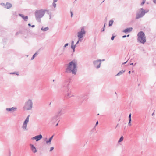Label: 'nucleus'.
<instances>
[{
    "mask_svg": "<svg viewBox=\"0 0 156 156\" xmlns=\"http://www.w3.org/2000/svg\"><path fill=\"white\" fill-rule=\"evenodd\" d=\"M100 60H101V61H105V59H102V60H100Z\"/></svg>",
    "mask_w": 156,
    "mask_h": 156,
    "instance_id": "47",
    "label": "nucleus"
},
{
    "mask_svg": "<svg viewBox=\"0 0 156 156\" xmlns=\"http://www.w3.org/2000/svg\"><path fill=\"white\" fill-rule=\"evenodd\" d=\"M70 82V80L67 79L66 80L63 84V87L66 88L67 89H69V85Z\"/></svg>",
    "mask_w": 156,
    "mask_h": 156,
    "instance_id": "10",
    "label": "nucleus"
},
{
    "mask_svg": "<svg viewBox=\"0 0 156 156\" xmlns=\"http://www.w3.org/2000/svg\"><path fill=\"white\" fill-rule=\"evenodd\" d=\"M30 115H28L26 118L25 120L23 122L22 128L24 130H27L28 129L27 128V124L29 122Z\"/></svg>",
    "mask_w": 156,
    "mask_h": 156,
    "instance_id": "7",
    "label": "nucleus"
},
{
    "mask_svg": "<svg viewBox=\"0 0 156 156\" xmlns=\"http://www.w3.org/2000/svg\"><path fill=\"white\" fill-rule=\"evenodd\" d=\"M94 66L97 69H98L100 67L101 64V60L100 59H98L94 60L93 62Z\"/></svg>",
    "mask_w": 156,
    "mask_h": 156,
    "instance_id": "8",
    "label": "nucleus"
},
{
    "mask_svg": "<svg viewBox=\"0 0 156 156\" xmlns=\"http://www.w3.org/2000/svg\"><path fill=\"white\" fill-rule=\"evenodd\" d=\"M86 33L84 27H83L80 28V30L77 33V37L79 39H83L84 35Z\"/></svg>",
    "mask_w": 156,
    "mask_h": 156,
    "instance_id": "6",
    "label": "nucleus"
},
{
    "mask_svg": "<svg viewBox=\"0 0 156 156\" xmlns=\"http://www.w3.org/2000/svg\"><path fill=\"white\" fill-rule=\"evenodd\" d=\"M78 41H77V42L76 43V44L75 45H76H76L79 43L80 41H81L83 40V39H78Z\"/></svg>",
    "mask_w": 156,
    "mask_h": 156,
    "instance_id": "29",
    "label": "nucleus"
},
{
    "mask_svg": "<svg viewBox=\"0 0 156 156\" xmlns=\"http://www.w3.org/2000/svg\"><path fill=\"white\" fill-rule=\"evenodd\" d=\"M146 0H143V2L141 4V5H143L145 3Z\"/></svg>",
    "mask_w": 156,
    "mask_h": 156,
    "instance_id": "31",
    "label": "nucleus"
},
{
    "mask_svg": "<svg viewBox=\"0 0 156 156\" xmlns=\"http://www.w3.org/2000/svg\"><path fill=\"white\" fill-rule=\"evenodd\" d=\"M58 125V123H57L56 124V126H57Z\"/></svg>",
    "mask_w": 156,
    "mask_h": 156,
    "instance_id": "53",
    "label": "nucleus"
},
{
    "mask_svg": "<svg viewBox=\"0 0 156 156\" xmlns=\"http://www.w3.org/2000/svg\"><path fill=\"white\" fill-rule=\"evenodd\" d=\"M68 43H66V44H65L64 46V48H66V46H68Z\"/></svg>",
    "mask_w": 156,
    "mask_h": 156,
    "instance_id": "35",
    "label": "nucleus"
},
{
    "mask_svg": "<svg viewBox=\"0 0 156 156\" xmlns=\"http://www.w3.org/2000/svg\"><path fill=\"white\" fill-rule=\"evenodd\" d=\"M113 23V21L112 20H110L109 22V26H111L112 25Z\"/></svg>",
    "mask_w": 156,
    "mask_h": 156,
    "instance_id": "23",
    "label": "nucleus"
},
{
    "mask_svg": "<svg viewBox=\"0 0 156 156\" xmlns=\"http://www.w3.org/2000/svg\"><path fill=\"white\" fill-rule=\"evenodd\" d=\"M62 109H59L58 112H57L56 114V115L57 116L59 117L62 115Z\"/></svg>",
    "mask_w": 156,
    "mask_h": 156,
    "instance_id": "18",
    "label": "nucleus"
},
{
    "mask_svg": "<svg viewBox=\"0 0 156 156\" xmlns=\"http://www.w3.org/2000/svg\"><path fill=\"white\" fill-rule=\"evenodd\" d=\"M58 0H53V2L52 4V5L54 8L56 7V4L55 2L57 1Z\"/></svg>",
    "mask_w": 156,
    "mask_h": 156,
    "instance_id": "22",
    "label": "nucleus"
},
{
    "mask_svg": "<svg viewBox=\"0 0 156 156\" xmlns=\"http://www.w3.org/2000/svg\"><path fill=\"white\" fill-rule=\"evenodd\" d=\"M46 10L40 9L36 10L35 12V15L36 20L38 22L41 21V18L44 15Z\"/></svg>",
    "mask_w": 156,
    "mask_h": 156,
    "instance_id": "3",
    "label": "nucleus"
},
{
    "mask_svg": "<svg viewBox=\"0 0 156 156\" xmlns=\"http://www.w3.org/2000/svg\"><path fill=\"white\" fill-rule=\"evenodd\" d=\"M125 72V70H122L120 71L116 75V76H119L120 75H122L124 72Z\"/></svg>",
    "mask_w": 156,
    "mask_h": 156,
    "instance_id": "19",
    "label": "nucleus"
},
{
    "mask_svg": "<svg viewBox=\"0 0 156 156\" xmlns=\"http://www.w3.org/2000/svg\"><path fill=\"white\" fill-rule=\"evenodd\" d=\"M78 101L80 103H82L84 99L83 98V96H78L77 97Z\"/></svg>",
    "mask_w": 156,
    "mask_h": 156,
    "instance_id": "13",
    "label": "nucleus"
},
{
    "mask_svg": "<svg viewBox=\"0 0 156 156\" xmlns=\"http://www.w3.org/2000/svg\"><path fill=\"white\" fill-rule=\"evenodd\" d=\"M70 13H71V17H72V16H73V12H72V11H70Z\"/></svg>",
    "mask_w": 156,
    "mask_h": 156,
    "instance_id": "40",
    "label": "nucleus"
},
{
    "mask_svg": "<svg viewBox=\"0 0 156 156\" xmlns=\"http://www.w3.org/2000/svg\"><path fill=\"white\" fill-rule=\"evenodd\" d=\"M28 25L29 26H31V24H30V23H28Z\"/></svg>",
    "mask_w": 156,
    "mask_h": 156,
    "instance_id": "48",
    "label": "nucleus"
},
{
    "mask_svg": "<svg viewBox=\"0 0 156 156\" xmlns=\"http://www.w3.org/2000/svg\"><path fill=\"white\" fill-rule=\"evenodd\" d=\"M153 1L154 3L156 4V0H153Z\"/></svg>",
    "mask_w": 156,
    "mask_h": 156,
    "instance_id": "41",
    "label": "nucleus"
},
{
    "mask_svg": "<svg viewBox=\"0 0 156 156\" xmlns=\"http://www.w3.org/2000/svg\"><path fill=\"white\" fill-rule=\"evenodd\" d=\"M35 27V25H32V26H31V27Z\"/></svg>",
    "mask_w": 156,
    "mask_h": 156,
    "instance_id": "46",
    "label": "nucleus"
},
{
    "mask_svg": "<svg viewBox=\"0 0 156 156\" xmlns=\"http://www.w3.org/2000/svg\"><path fill=\"white\" fill-rule=\"evenodd\" d=\"M99 115V114H98V115Z\"/></svg>",
    "mask_w": 156,
    "mask_h": 156,
    "instance_id": "56",
    "label": "nucleus"
},
{
    "mask_svg": "<svg viewBox=\"0 0 156 156\" xmlns=\"http://www.w3.org/2000/svg\"><path fill=\"white\" fill-rule=\"evenodd\" d=\"M74 41H71V45H74Z\"/></svg>",
    "mask_w": 156,
    "mask_h": 156,
    "instance_id": "37",
    "label": "nucleus"
},
{
    "mask_svg": "<svg viewBox=\"0 0 156 156\" xmlns=\"http://www.w3.org/2000/svg\"><path fill=\"white\" fill-rule=\"evenodd\" d=\"M17 109V108L15 107H12L11 108H6V110L10 112H13L15 111H16Z\"/></svg>",
    "mask_w": 156,
    "mask_h": 156,
    "instance_id": "12",
    "label": "nucleus"
},
{
    "mask_svg": "<svg viewBox=\"0 0 156 156\" xmlns=\"http://www.w3.org/2000/svg\"><path fill=\"white\" fill-rule=\"evenodd\" d=\"M30 146L31 147V150L32 151L33 153H35L37 152V150L35 147L33 145L31 144H30Z\"/></svg>",
    "mask_w": 156,
    "mask_h": 156,
    "instance_id": "14",
    "label": "nucleus"
},
{
    "mask_svg": "<svg viewBox=\"0 0 156 156\" xmlns=\"http://www.w3.org/2000/svg\"><path fill=\"white\" fill-rule=\"evenodd\" d=\"M33 103L31 99H28L24 104L23 108L25 110L28 111L32 109L33 108Z\"/></svg>",
    "mask_w": 156,
    "mask_h": 156,
    "instance_id": "4",
    "label": "nucleus"
},
{
    "mask_svg": "<svg viewBox=\"0 0 156 156\" xmlns=\"http://www.w3.org/2000/svg\"><path fill=\"white\" fill-rule=\"evenodd\" d=\"M54 135H53L51 137L49 138V139H51V140L53 138L54 136Z\"/></svg>",
    "mask_w": 156,
    "mask_h": 156,
    "instance_id": "39",
    "label": "nucleus"
},
{
    "mask_svg": "<svg viewBox=\"0 0 156 156\" xmlns=\"http://www.w3.org/2000/svg\"><path fill=\"white\" fill-rule=\"evenodd\" d=\"M129 34H128V35H127V36H126V37H129Z\"/></svg>",
    "mask_w": 156,
    "mask_h": 156,
    "instance_id": "52",
    "label": "nucleus"
},
{
    "mask_svg": "<svg viewBox=\"0 0 156 156\" xmlns=\"http://www.w3.org/2000/svg\"><path fill=\"white\" fill-rule=\"evenodd\" d=\"M128 73L129 74H130L131 73V71H129V72H128Z\"/></svg>",
    "mask_w": 156,
    "mask_h": 156,
    "instance_id": "50",
    "label": "nucleus"
},
{
    "mask_svg": "<svg viewBox=\"0 0 156 156\" xmlns=\"http://www.w3.org/2000/svg\"><path fill=\"white\" fill-rule=\"evenodd\" d=\"M54 81H55V80H53V81L54 82Z\"/></svg>",
    "mask_w": 156,
    "mask_h": 156,
    "instance_id": "55",
    "label": "nucleus"
},
{
    "mask_svg": "<svg viewBox=\"0 0 156 156\" xmlns=\"http://www.w3.org/2000/svg\"><path fill=\"white\" fill-rule=\"evenodd\" d=\"M126 37V35H124L123 36H122V38H125Z\"/></svg>",
    "mask_w": 156,
    "mask_h": 156,
    "instance_id": "43",
    "label": "nucleus"
},
{
    "mask_svg": "<svg viewBox=\"0 0 156 156\" xmlns=\"http://www.w3.org/2000/svg\"><path fill=\"white\" fill-rule=\"evenodd\" d=\"M76 46L75 45H71V48H72L73 49V52H74V51H75V49L76 47Z\"/></svg>",
    "mask_w": 156,
    "mask_h": 156,
    "instance_id": "25",
    "label": "nucleus"
},
{
    "mask_svg": "<svg viewBox=\"0 0 156 156\" xmlns=\"http://www.w3.org/2000/svg\"><path fill=\"white\" fill-rule=\"evenodd\" d=\"M105 26V24H104V26L101 29V32H103L104 31Z\"/></svg>",
    "mask_w": 156,
    "mask_h": 156,
    "instance_id": "30",
    "label": "nucleus"
},
{
    "mask_svg": "<svg viewBox=\"0 0 156 156\" xmlns=\"http://www.w3.org/2000/svg\"><path fill=\"white\" fill-rule=\"evenodd\" d=\"M115 37V36H112L111 38V39L112 40H113L114 39V38Z\"/></svg>",
    "mask_w": 156,
    "mask_h": 156,
    "instance_id": "34",
    "label": "nucleus"
},
{
    "mask_svg": "<svg viewBox=\"0 0 156 156\" xmlns=\"http://www.w3.org/2000/svg\"><path fill=\"white\" fill-rule=\"evenodd\" d=\"M131 120H129V122L128 123V125L130 126L131 125Z\"/></svg>",
    "mask_w": 156,
    "mask_h": 156,
    "instance_id": "33",
    "label": "nucleus"
},
{
    "mask_svg": "<svg viewBox=\"0 0 156 156\" xmlns=\"http://www.w3.org/2000/svg\"><path fill=\"white\" fill-rule=\"evenodd\" d=\"M49 29V28L48 27L44 28L43 27H42L41 29V30H42L43 31H46L48 30Z\"/></svg>",
    "mask_w": 156,
    "mask_h": 156,
    "instance_id": "21",
    "label": "nucleus"
},
{
    "mask_svg": "<svg viewBox=\"0 0 156 156\" xmlns=\"http://www.w3.org/2000/svg\"><path fill=\"white\" fill-rule=\"evenodd\" d=\"M129 120H131V114H130L129 116Z\"/></svg>",
    "mask_w": 156,
    "mask_h": 156,
    "instance_id": "32",
    "label": "nucleus"
},
{
    "mask_svg": "<svg viewBox=\"0 0 156 156\" xmlns=\"http://www.w3.org/2000/svg\"><path fill=\"white\" fill-rule=\"evenodd\" d=\"M132 29L133 28L132 27L128 28L126 29L123 31L125 33L129 32L132 30Z\"/></svg>",
    "mask_w": 156,
    "mask_h": 156,
    "instance_id": "17",
    "label": "nucleus"
},
{
    "mask_svg": "<svg viewBox=\"0 0 156 156\" xmlns=\"http://www.w3.org/2000/svg\"><path fill=\"white\" fill-rule=\"evenodd\" d=\"M10 74H16L17 76L19 75V74L18 72H14L12 73H10Z\"/></svg>",
    "mask_w": 156,
    "mask_h": 156,
    "instance_id": "24",
    "label": "nucleus"
},
{
    "mask_svg": "<svg viewBox=\"0 0 156 156\" xmlns=\"http://www.w3.org/2000/svg\"><path fill=\"white\" fill-rule=\"evenodd\" d=\"M127 61H127L126 62H124V63H123L122 64V65L125 64L127 62Z\"/></svg>",
    "mask_w": 156,
    "mask_h": 156,
    "instance_id": "45",
    "label": "nucleus"
},
{
    "mask_svg": "<svg viewBox=\"0 0 156 156\" xmlns=\"http://www.w3.org/2000/svg\"><path fill=\"white\" fill-rule=\"evenodd\" d=\"M137 41L140 43L144 44L146 41V36L144 33L142 31H140L137 35Z\"/></svg>",
    "mask_w": 156,
    "mask_h": 156,
    "instance_id": "2",
    "label": "nucleus"
},
{
    "mask_svg": "<svg viewBox=\"0 0 156 156\" xmlns=\"http://www.w3.org/2000/svg\"><path fill=\"white\" fill-rule=\"evenodd\" d=\"M149 11L148 10H144L143 8H140L138 12H137L136 14V19H138L142 17L145 14Z\"/></svg>",
    "mask_w": 156,
    "mask_h": 156,
    "instance_id": "5",
    "label": "nucleus"
},
{
    "mask_svg": "<svg viewBox=\"0 0 156 156\" xmlns=\"http://www.w3.org/2000/svg\"><path fill=\"white\" fill-rule=\"evenodd\" d=\"M51 102L50 104H49V105H51Z\"/></svg>",
    "mask_w": 156,
    "mask_h": 156,
    "instance_id": "54",
    "label": "nucleus"
},
{
    "mask_svg": "<svg viewBox=\"0 0 156 156\" xmlns=\"http://www.w3.org/2000/svg\"><path fill=\"white\" fill-rule=\"evenodd\" d=\"M19 15L22 17L24 21H27L28 19V17L27 16H24L23 15L21 14H19Z\"/></svg>",
    "mask_w": 156,
    "mask_h": 156,
    "instance_id": "15",
    "label": "nucleus"
},
{
    "mask_svg": "<svg viewBox=\"0 0 156 156\" xmlns=\"http://www.w3.org/2000/svg\"><path fill=\"white\" fill-rule=\"evenodd\" d=\"M98 124V121H97L96 122V124H95V126H96Z\"/></svg>",
    "mask_w": 156,
    "mask_h": 156,
    "instance_id": "42",
    "label": "nucleus"
},
{
    "mask_svg": "<svg viewBox=\"0 0 156 156\" xmlns=\"http://www.w3.org/2000/svg\"><path fill=\"white\" fill-rule=\"evenodd\" d=\"M1 5L4 8L7 9H9L12 6V5L11 3L8 2L6 3L5 4L4 3H1Z\"/></svg>",
    "mask_w": 156,
    "mask_h": 156,
    "instance_id": "9",
    "label": "nucleus"
},
{
    "mask_svg": "<svg viewBox=\"0 0 156 156\" xmlns=\"http://www.w3.org/2000/svg\"><path fill=\"white\" fill-rule=\"evenodd\" d=\"M123 137L122 136L119 139L118 141V142H120L122 141L123 140Z\"/></svg>",
    "mask_w": 156,
    "mask_h": 156,
    "instance_id": "26",
    "label": "nucleus"
},
{
    "mask_svg": "<svg viewBox=\"0 0 156 156\" xmlns=\"http://www.w3.org/2000/svg\"><path fill=\"white\" fill-rule=\"evenodd\" d=\"M38 55V53H35L34 55H33V56L32 57V58H31V60H33L34 58L37 55Z\"/></svg>",
    "mask_w": 156,
    "mask_h": 156,
    "instance_id": "27",
    "label": "nucleus"
},
{
    "mask_svg": "<svg viewBox=\"0 0 156 156\" xmlns=\"http://www.w3.org/2000/svg\"><path fill=\"white\" fill-rule=\"evenodd\" d=\"M46 143L48 145H50L51 144V139H47V138H46Z\"/></svg>",
    "mask_w": 156,
    "mask_h": 156,
    "instance_id": "20",
    "label": "nucleus"
},
{
    "mask_svg": "<svg viewBox=\"0 0 156 156\" xmlns=\"http://www.w3.org/2000/svg\"><path fill=\"white\" fill-rule=\"evenodd\" d=\"M58 117L57 116L55 115V116L52 117L51 121L52 122H55L56 120L58 119Z\"/></svg>",
    "mask_w": 156,
    "mask_h": 156,
    "instance_id": "16",
    "label": "nucleus"
},
{
    "mask_svg": "<svg viewBox=\"0 0 156 156\" xmlns=\"http://www.w3.org/2000/svg\"><path fill=\"white\" fill-rule=\"evenodd\" d=\"M76 0H75V1H76Z\"/></svg>",
    "mask_w": 156,
    "mask_h": 156,
    "instance_id": "57",
    "label": "nucleus"
},
{
    "mask_svg": "<svg viewBox=\"0 0 156 156\" xmlns=\"http://www.w3.org/2000/svg\"><path fill=\"white\" fill-rule=\"evenodd\" d=\"M77 65L76 60H74L72 61L68 64L65 72L67 73H72L73 74L75 75L77 71Z\"/></svg>",
    "mask_w": 156,
    "mask_h": 156,
    "instance_id": "1",
    "label": "nucleus"
},
{
    "mask_svg": "<svg viewBox=\"0 0 156 156\" xmlns=\"http://www.w3.org/2000/svg\"><path fill=\"white\" fill-rule=\"evenodd\" d=\"M130 65H133V63H131L130 64Z\"/></svg>",
    "mask_w": 156,
    "mask_h": 156,
    "instance_id": "49",
    "label": "nucleus"
},
{
    "mask_svg": "<svg viewBox=\"0 0 156 156\" xmlns=\"http://www.w3.org/2000/svg\"><path fill=\"white\" fill-rule=\"evenodd\" d=\"M67 95L68 96H69V97L74 96L73 95H71V94L69 93H67Z\"/></svg>",
    "mask_w": 156,
    "mask_h": 156,
    "instance_id": "28",
    "label": "nucleus"
},
{
    "mask_svg": "<svg viewBox=\"0 0 156 156\" xmlns=\"http://www.w3.org/2000/svg\"><path fill=\"white\" fill-rule=\"evenodd\" d=\"M49 16H50V18H49V19H51V14H50V15H49Z\"/></svg>",
    "mask_w": 156,
    "mask_h": 156,
    "instance_id": "51",
    "label": "nucleus"
},
{
    "mask_svg": "<svg viewBox=\"0 0 156 156\" xmlns=\"http://www.w3.org/2000/svg\"><path fill=\"white\" fill-rule=\"evenodd\" d=\"M54 148L53 147H51L50 150V151H51L52 150H53Z\"/></svg>",
    "mask_w": 156,
    "mask_h": 156,
    "instance_id": "36",
    "label": "nucleus"
},
{
    "mask_svg": "<svg viewBox=\"0 0 156 156\" xmlns=\"http://www.w3.org/2000/svg\"><path fill=\"white\" fill-rule=\"evenodd\" d=\"M20 32H17L16 33V35H18L20 33Z\"/></svg>",
    "mask_w": 156,
    "mask_h": 156,
    "instance_id": "38",
    "label": "nucleus"
},
{
    "mask_svg": "<svg viewBox=\"0 0 156 156\" xmlns=\"http://www.w3.org/2000/svg\"><path fill=\"white\" fill-rule=\"evenodd\" d=\"M154 112L152 114V116H154Z\"/></svg>",
    "mask_w": 156,
    "mask_h": 156,
    "instance_id": "44",
    "label": "nucleus"
},
{
    "mask_svg": "<svg viewBox=\"0 0 156 156\" xmlns=\"http://www.w3.org/2000/svg\"><path fill=\"white\" fill-rule=\"evenodd\" d=\"M42 136L41 134H40L32 137L31 139L32 140H35L36 141H38L42 139Z\"/></svg>",
    "mask_w": 156,
    "mask_h": 156,
    "instance_id": "11",
    "label": "nucleus"
}]
</instances>
